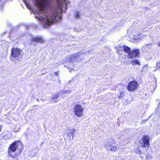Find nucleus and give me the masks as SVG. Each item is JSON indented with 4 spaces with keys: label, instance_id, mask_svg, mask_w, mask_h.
<instances>
[{
    "label": "nucleus",
    "instance_id": "obj_1",
    "mask_svg": "<svg viewBox=\"0 0 160 160\" xmlns=\"http://www.w3.org/2000/svg\"><path fill=\"white\" fill-rule=\"evenodd\" d=\"M63 8V6L62 4H58L56 6L54 11H52L49 13L48 12H46L44 14V15L46 17V18L42 16L36 17V18L43 22L44 27H48L52 24L54 21H56V19L57 15L59 13H61L62 12Z\"/></svg>",
    "mask_w": 160,
    "mask_h": 160
},
{
    "label": "nucleus",
    "instance_id": "obj_2",
    "mask_svg": "<svg viewBox=\"0 0 160 160\" xmlns=\"http://www.w3.org/2000/svg\"><path fill=\"white\" fill-rule=\"evenodd\" d=\"M23 149V146L19 140L16 141L10 144L8 149V153L12 160H19V157Z\"/></svg>",
    "mask_w": 160,
    "mask_h": 160
},
{
    "label": "nucleus",
    "instance_id": "obj_3",
    "mask_svg": "<svg viewBox=\"0 0 160 160\" xmlns=\"http://www.w3.org/2000/svg\"><path fill=\"white\" fill-rule=\"evenodd\" d=\"M22 54V50L21 49L13 48H11L9 58L12 62L17 63L21 60Z\"/></svg>",
    "mask_w": 160,
    "mask_h": 160
},
{
    "label": "nucleus",
    "instance_id": "obj_4",
    "mask_svg": "<svg viewBox=\"0 0 160 160\" xmlns=\"http://www.w3.org/2000/svg\"><path fill=\"white\" fill-rule=\"evenodd\" d=\"M124 51L128 53V57L129 58L133 59L136 58H139L140 53V50L139 49H132L127 46H123Z\"/></svg>",
    "mask_w": 160,
    "mask_h": 160
},
{
    "label": "nucleus",
    "instance_id": "obj_5",
    "mask_svg": "<svg viewBox=\"0 0 160 160\" xmlns=\"http://www.w3.org/2000/svg\"><path fill=\"white\" fill-rule=\"evenodd\" d=\"M75 114L78 117H80L83 116V108L79 104H76L74 107Z\"/></svg>",
    "mask_w": 160,
    "mask_h": 160
},
{
    "label": "nucleus",
    "instance_id": "obj_6",
    "mask_svg": "<svg viewBox=\"0 0 160 160\" xmlns=\"http://www.w3.org/2000/svg\"><path fill=\"white\" fill-rule=\"evenodd\" d=\"M138 86L137 82L133 80L128 83L126 88L128 91L133 92L137 89Z\"/></svg>",
    "mask_w": 160,
    "mask_h": 160
},
{
    "label": "nucleus",
    "instance_id": "obj_7",
    "mask_svg": "<svg viewBox=\"0 0 160 160\" xmlns=\"http://www.w3.org/2000/svg\"><path fill=\"white\" fill-rule=\"evenodd\" d=\"M112 144H116V141L115 140H113L110 142L108 145L106 146V149L108 151L111 152H115L118 151V147L117 146H114L112 145Z\"/></svg>",
    "mask_w": 160,
    "mask_h": 160
},
{
    "label": "nucleus",
    "instance_id": "obj_8",
    "mask_svg": "<svg viewBox=\"0 0 160 160\" xmlns=\"http://www.w3.org/2000/svg\"><path fill=\"white\" fill-rule=\"evenodd\" d=\"M48 0H36V5L42 11L45 7L48 4Z\"/></svg>",
    "mask_w": 160,
    "mask_h": 160
},
{
    "label": "nucleus",
    "instance_id": "obj_9",
    "mask_svg": "<svg viewBox=\"0 0 160 160\" xmlns=\"http://www.w3.org/2000/svg\"><path fill=\"white\" fill-rule=\"evenodd\" d=\"M142 142L141 143L142 148H149L150 146L149 137L148 135H144L142 138Z\"/></svg>",
    "mask_w": 160,
    "mask_h": 160
},
{
    "label": "nucleus",
    "instance_id": "obj_10",
    "mask_svg": "<svg viewBox=\"0 0 160 160\" xmlns=\"http://www.w3.org/2000/svg\"><path fill=\"white\" fill-rule=\"evenodd\" d=\"M31 42H32L43 43L45 41L44 39L40 36L33 37L32 38Z\"/></svg>",
    "mask_w": 160,
    "mask_h": 160
},
{
    "label": "nucleus",
    "instance_id": "obj_11",
    "mask_svg": "<svg viewBox=\"0 0 160 160\" xmlns=\"http://www.w3.org/2000/svg\"><path fill=\"white\" fill-rule=\"evenodd\" d=\"M67 91H62L60 92L59 93L53 95L52 97H51V100L53 101L54 102H56L57 101L55 100L57 99L59 96H61L62 95H64L65 93H66Z\"/></svg>",
    "mask_w": 160,
    "mask_h": 160
},
{
    "label": "nucleus",
    "instance_id": "obj_12",
    "mask_svg": "<svg viewBox=\"0 0 160 160\" xmlns=\"http://www.w3.org/2000/svg\"><path fill=\"white\" fill-rule=\"evenodd\" d=\"M75 132V130L74 129H71L68 132L67 135V138L71 140L73 139V135Z\"/></svg>",
    "mask_w": 160,
    "mask_h": 160
},
{
    "label": "nucleus",
    "instance_id": "obj_13",
    "mask_svg": "<svg viewBox=\"0 0 160 160\" xmlns=\"http://www.w3.org/2000/svg\"><path fill=\"white\" fill-rule=\"evenodd\" d=\"M79 56V55L77 53H74L69 58V61H71L72 60L75 59L77 58Z\"/></svg>",
    "mask_w": 160,
    "mask_h": 160
},
{
    "label": "nucleus",
    "instance_id": "obj_14",
    "mask_svg": "<svg viewBox=\"0 0 160 160\" xmlns=\"http://www.w3.org/2000/svg\"><path fill=\"white\" fill-rule=\"evenodd\" d=\"M122 48H123L121 46H119L118 47V49L117 51V54L119 55H121L122 54V52L123 51Z\"/></svg>",
    "mask_w": 160,
    "mask_h": 160
},
{
    "label": "nucleus",
    "instance_id": "obj_15",
    "mask_svg": "<svg viewBox=\"0 0 160 160\" xmlns=\"http://www.w3.org/2000/svg\"><path fill=\"white\" fill-rule=\"evenodd\" d=\"M131 62L132 65L137 64L138 65H140V63L139 62L138 60L137 59H135L132 61Z\"/></svg>",
    "mask_w": 160,
    "mask_h": 160
},
{
    "label": "nucleus",
    "instance_id": "obj_16",
    "mask_svg": "<svg viewBox=\"0 0 160 160\" xmlns=\"http://www.w3.org/2000/svg\"><path fill=\"white\" fill-rule=\"evenodd\" d=\"M125 96V93L123 91H121L119 92V94L118 95V96L119 99L123 98Z\"/></svg>",
    "mask_w": 160,
    "mask_h": 160
},
{
    "label": "nucleus",
    "instance_id": "obj_17",
    "mask_svg": "<svg viewBox=\"0 0 160 160\" xmlns=\"http://www.w3.org/2000/svg\"><path fill=\"white\" fill-rule=\"evenodd\" d=\"M156 68L157 69H160V61H158L156 62Z\"/></svg>",
    "mask_w": 160,
    "mask_h": 160
},
{
    "label": "nucleus",
    "instance_id": "obj_18",
    "mask_svg": "<svg viewBox=\"0 0 160 160\" xmlns=\"http://www.w3.org/2000/svg\"><path fill=\"white\" fill-rule=\"evenodd\" d=\"M135 152L137 154H140L142 153V151L141 149L139 148H138L135 151Z\"/></svg>",
    "mask_w": 160,
    "mask_h": 160
},
{
    "label": "nucleus",
    "instance_id": "obj_19",
    "mask_svg": "<svg viewBox=\"0 0 160 160\" xmlns=\"http://www.w3.org/2000/svg\"><path fill=\"white\" fill-rule=\"evenodd\" d=\"M3 137L4 138V139H5V140L8 139L9 138L8 135L7 134L4 135L3 136Z\"/></svg>",
    "mask_w": 160,
    "mask_h": 160
},
{
    "label": "nucleus",
    "instance_id": "obj_20",
    "mask_svg": "<svg viewBox=\"0 0 160 160\" xmlns=\"http://www.w3.org/2000/svg\"><path fill=\"white\" fill-rule=\"evenodd\" d=\"M75 17L76 18H79V12H77L75 15Z\"/></svg>",
    "mask_w": 160,
    "mask_h": 160
},
{
    "label": "nucleus",
    "instance_id": "obj_21",
    "mask_svg": "<svg viewBox=\"0 0 160 160\" xmlns=\"http://www.w3.org/2000/svg\"><path fill=\"white\" fill-rule=\"evenodd\" d=\"M25 4H26V6L29 9H31V8L30 7H29V5L27 3H26V2H25Z\"/></svg>",
    "mask_w": 160,
    "mask_h": 160
},
{
    "label": "nucleus",
    "instance_id": "obj_22",
    "mask_svg": "<svg viewBox=\"0 0 160 160\" xmlns=\"http://www.w3.org/2000/svg\"><path fill=\"white\" fill-rule=\"evenodd\" d=\"M2 125L0 124V132H1L2 129Z\"/></svg>",
    "mask_w": 160,
    "mask_h": 160
},
{
    "label": "nucleus",
    "instance_id": "obj_23",
    "mask_svg": "<svg viewBox=\"0 0 160 160\" xmlns=\"http://www.w3.org/2000/svg\"><path fill=\"white\" fill-rule=\"evenodd\" d=\"M54 74L57 76L58 75V71L56 72H54Z\"/></svg>",
    "mask_w": 160,
    "mask_h": 160
},
{
    "label": "nucleus",
    "instance_id": "obj_24",
    "mask_svg": "<svg viewBox=\"0 0 160 160\" xmlns=\"http://www.w3.org/2000/svg\"><path fill=\"white\" fill-rule=\"evenodd\" d=\"M59 18L61 20L62 19V16H59Z\"/></svg>",
    "mask_w": 160,
    "mask_h": 160
}]
</instances>
